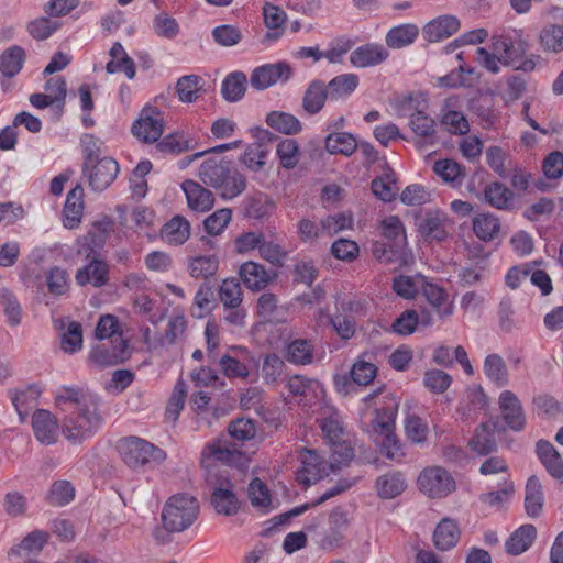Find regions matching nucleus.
Masks as SVG:
<instances>
[{"mask_svg": "<svg viewBox=\"0 0 563 563\" xmlns=\"http://www.w3.org/2000/svg\"><path fill=\"white\" fill-rule=\"evenodd\" d=\"M292 76V69L286 62L266 64L256 67L250 78L251 86L256 90H264L278 81L285 82Z\"/></svg>", "mask_w": 563, "mask_h": 563, "instance_id": "obj_7", "label": "nucleus"}, {"mask_svg": "<svg viewBox=\"0 0 563 563\" xmlns=\"http://www.w3.org/2000/svg\"><path fill=\"white\" fill-rule=\"evenodd\" d=\"M325 150L330 154H341L351 156L357 148V142L353 134L349 132L330 133L324 141Z\"/></svg>", "mask_w": 563, "mask_h": 563, "instance_id": "obj_34", "label": "nucleus"}, {"mask_svg": "<svg viewBox=\"0 0 563 563\" xmlns=\"http://www.w3.org/2000/svg\"><path fill=\"white\" fill-rule=\"evenodd\" d=\"M0 305L10 327L21 324L23 310L16 296L8 288L0 289Z\"/></svg>", "mask_w": 563, "mask_h": 563, "instance_id": "obj_46", "label": "nucleus"}, {"mask_svg": "<svg viewBox=\"0 0 563 563\" xmlns=\"http://www.w3.org/2000/svg\"><path fill=\"white\" fill-rule=\"evenodd\" d=\"M405 433L413 444H423L429 434L428 423L417 415H409L405 419Z\"/></svg>", "mask_w": 563, "mask_h": 563, "instance_id": "obj_49", "label": "nucleus"}, {"mask_svg": "<svg viewBox=\"0 0 563 563\" xmlns=\"http://www.w3.org/2000/svg\"><path fill=\"white\" fill-rule=\"evenodd\" d=\"M484 373L498 387L509 383V374L504 358L498 354H489L484 361Z\"/></svg>", "mask_w": 563, "mask_h": 563, "instance_id": "obj_39", "label": "nucleus"}, {"mask_svg": "<svg viewBox=\"0 0 563 563\" xmlns=\"http://www.w3.org/2000/svg\"><path fill=\"white\" fill-rule=\"evenodd\" d=\"M219 300L223 307L240 306L243 302V290L239 279L227 278L219 288Z\"/></svg>", "mask_w": 563, "mask_h": 563, "instance_id": "obj_48", "label": "nucleus"}, {"mask_svg": "<svg viewBox=\"0 0 563 563\" xmlns=\"http://www.w3.org/2000/svg\"><path fill=\"white\" fill-rule=\"evenodd\" d=\"M41 394L42 390L37 385H30L25 389L10 391L11 401L22 421L26 416V410L36 404Z\"/></svg>", "mask_w": 563, "mask_h": 563, "instance_id": "obj_44", "label": "nucleus"}, {"mask_svg": "<svg viewBox=\"0 0 563 563\" xmlns=\"http://www.w3.org/2000/svg\"><path fill=\"white\" fill-rule=\"evenodd\" d=\"M232 219V210L222 208L208 216L203 221V228L209 235H218L223 232Z\"/></svg>", "mask_w": 563, "mask_h": 563, "instance_id": "obj_59", "label": "nucleus"}, {"mask_svg": "<svg viewBox=\"0 0 563 563\" xmlns=\"http://www.w3.org/2000/svg\"><path fill=\"white\" fill-rule=\"evenodd\" d=\"M198 176L224 200L233 199L246 189L245 176L224 158H207L200 165Z\"/></svg>", "mask_w": 563, "mask_h": 563, "instance_id": "obj_3", "label": "nucleus"}, {"mask_svg": "<svg viewBox=\"0 0 563 563\" xmlns=\"http://www.w3.org/2000/svg\"><path fill=\"white\" fill-rule=\"evenodd\" d=\"M460 536L457 523L450 518H443L433 531V544L440 551H448L456 545Z\"/></svg>", "mask_w": 563, "mask_h": 563, "instance_id": "obj_21", "label": "nucleus"}, {"mask_svg": "<svg viewBox=\"0 0 563 563\" xmlns=\"http://www.w3.org/2000/svg\"><path fill=\"white\" fill-rule=\"evenodd\" d=\"M163 118L155 108L144 109L132 125V133L145 143L156 142L163 133Z\"/></svg>", "mask_w": 563, "mask_h": 563, "instance_id": "obj_8", "label": "nucleus"}, {"mask_svg": "<svg viewBox=\"0 0 563 563\" xmlns=\"http://www.w3.org/2000/svg\"><path fill=\"white\" fill-rule=\"evenodd\" d=\"M32 429L35 439L42 444L51 445L57 440L58 423L48 410L38 409L33 413Z\"/></svg>", "mask_w": 563, "mask_h": 563, "instance_id": "obj_15", "label": "nucleus"}, {"mask_svg": "<svg viewBox=\"0 0 563 563\" xmlns=\"http://www.w3.org/2000/svg\"><path fill=\"white\" fill-rule=\"evenodd\" d=\"M540 42L548 51L559 52L563 49V26L550 25L542 30Z\"/></svg>", "mask_w": 563, "mask_h": 563, "instance_id": "obj_64", "label": "nucleus"}, {"mask_svg": "<svg viewBox=\"0 0 563 563\" xmlns=\"http://www.w3.org/2000/svg\"><path fill=\"white\" fill-rule=\"evenodd\" d=\"M153 31L159 37L173 40L179 34L180 27L174 18L166 12H161L153 19Z\"/></svg>", "mask_w": 563, "mask_h": 563, "instance_id": "obj_55", "label": "nucleus"}, {"mask_svg": "<svg viewBox=\"0 0 563 563\" xmlns=\"http://www.w3.org/2000/svg\"><path fill=\"white\" fill-rule=\"evenodd\" d=\"M452 384V376L441 369H428L423 376V386L433 394H443Z\"/></svg>", "mask_w": 563, "mask_h": 563, "instance_id": "obj_56", "label": "nucleus"}, {"mask_svg": "<svg viewBox=\"0 0 563 563\" xmlns=\"http://www.w3.org/2000/svg\"><path fill=\"white\" fill-rule=\"evenodd\" d=\"M537 537V529L533 525H523L511 533L506 541V550L511 555H519L526 552Z\"/></svg>", "mask_w": 563, "mask_h": 563, "instance_id": "obj_28", "label": "nucleus"}, {"mask_svg": "<svg viewBox=\"0 0 563 563\" xmlns=\"http://www.w3.org/2000/svg\"><path fill=\"white\" fill-rule=\"evenodd\" d=\"M397 410V402L376 409L372 421L373 430L379 435L394 432Z\"/></svg>", "mask_w": 563, "mask_h": 563, "instance_id": "obj_47", "label": "nucleus"}, {"mask_svg": "<svg viewBox=\"0 0 563 563\" xmlns=\"http://www.w3.org/2000/svg\"><path fill=\"white\" fill-rule=\"evenodd\" d=\"M274 203L265 194H257L246 201L245 213L249 218L261 220L272 213Z\"/></svg>", "mask_w": 563, "mask_h": 563, "instance_id": "obj_51", "label": "nucleus"}, {"mask_svg": "<svg viewBox=\"0 0 563 563\" xmlns=\"http://www.w3.org/2000/svg\"><path fill=\"white\" fill-rule=\"evenodd\" d=\"M190 235V224L189 222L180 217H174L169 222H167L162 229L163 239L174 245L184 244Z\"/></svg>", "mask_w": 563, "mask_h": 563, "instance_id": "obj_35", "label": "nucleus"}, {"mask_svg": "<svg viewBox=\"0 0 563 563\" xmlns=\"http://www.w3.org/2000/svg\"><path fill=\"white\" fill-rule=\"evenodd\" d=\"M280 164L286 169H292L298 164L299 145L294 139L282 140L276 148Z\"/></svg>", "mask_w": 563, "mask_h": 563, "instance_id": "obj_54", "label": "nucleus"}, {"mask_svg": "<svg viewBox=\"0 0 563 563\" xmlns=\"http://www.w3.org/2000/svg\"><path fill=\"white\" fill-rule=\"evenodd\" d=\"M375 487L380 498L393 499L405 492L407 482L401 472H389L376 479Z\"/></svg>", "mask_w": 563, "mask_h": 563, "instance_id": "obj_22", "label": "nucleus"}, {"mask_svg": "<svg viewBox=\"0 0 563 563\" xmlns=\"http://www.w3.org/2000/svg\"><path fill=\"white\" fill-rule=\"evenodd\" d=\"M246 76L242 71H233L229 74L221 86L222 97L229 102H236L245 93L246 90Z\"/></svg>", "mask_w": 563, "mask_h": 563, "instance_id": "obj_40", "label": "nucleus"}, {"mask_svg": "<svg viewBox=\"0 0 563 563\" xmlns=\"http://www.w3.org/2000/svg\"><path fill=\"white\" fill-rule=\"evenodd\" d=\"M298 459L300 467L297 470L296 477L300 484L310 485L317 483L325 474V462L314 450L301 449Z\"/></svg>", "mask_w": 563, "mask_h": 563, "instance_id": "obj_9", "label": "nucleus"}, {"mask_svg": "<svg viewBox=\"0 0 563 563\" xmlns=\"http://www.w3.org/2000/svg\"><path fill=\"white\" fill-rule=\"evenodd\" d=\"M409 126L416 136L431 144L437 133V123L433 118L421 110H416L409 117Z\"/></svg>", "mask_w": 563, "mask_h": 563, "instance_id": "obj_32", "label": "nucleus"}, {"mask_svg": "<svg viewBox=\"0 0 563 563\" xmlns=\"http://www.w3.org/2000/svg\"><path fill=\"white\" fill-rule=\"evenodd\" d=\"M62 350L66 353H75L82 346L81 324L76 321L68 323L66 331L60 339Z\"/></svg>", "mask_w": 563, "mask_h": 563, "instance_id": "obj_60", "label": "nucleus"}, {"mask_svg": "<svg viewBox=\"0 0 563 563\" xmlns=\"http://www.w3.org/2000/svg\"><path fill=\"white\" fill-rule=\"evenodd\" d=\"M358 86L355 74H343L334 77L327 86L329 99L338 100L350 96Z\"/></svg>", "mask_w": 563, "mask_h": 563, "instance_id": "obj_43", "label": "nucleus"}, {"mask_svg": "<svg viewBox=\"0 0 563 563\" xmlns=\"http://www.w3.org/2000/svg\"><path fill=\"white\" fill-rule=\"evenodd\" d=\"M210 503L216 512L223 516H233L240 509V503L233 492V485L227 478H223L218 486L212 488Z\"/></svg>", "mask_w": 563, "mask_h": 563, "instance_id": "obj_12", "label": "nucleus"}, {"mask_svg": "<svg viewBox=\"0 0 563 563\" xmlns=\"http://www.w3.org/2000/svg\"><path fill=\"white\" fill-rule=\"evenodd\" d=\"M544 495L539 478L530 476L526 484L525 510L530 518H538L543 509Z\"/></svg>", "mask_w": 563, "mask_h": 563, "instance_id": "obj_25", "label": "nucleus"}, {"mask_svg": "<svg viewBox=\"0 0 563 563\" xmlns=\"http://www.w3.org/2000/svg\"><path fill=\"white\" fill-rule=\"evenodd\" d=\"M75 279L79 286L91 284L95 287H102L109 280V266L104 261L92 257L87 265L77 271Z\"/></svg>", "mask_w": 563, "mask_h": 563, "instance_id": "obj_16", "label": "nucleus"}, {"mask_svg": "<svg viewBox=\"0 0 563 563\" xmlns=\"http://www.w3.org/2000/svg\"><path fill=\"white\" fill-rule=\"evenodd\" d=\"M84 212V188L76 185L66 197L64 206V225L68 229L76 228L82 218Z\"/></svg>", "mask_w": 563, "mask_h": 563, "instance_id": "obj_20", "label": "nucleus"}, {"mask_svg": "<svg viewBox=\"0 0 563 563\" xmlns=\"http://www.w3.org/2000/svg\"><path fill=\"white\" fill-rule=\"evenodd\" d=\"M112 343V347H109L106 344L93 347L90 352V360L102 367L120 363L124 357L128 343L121 338L114 339Z\"/></svg>", "mask_w": 563, "mask_h": 563, "instance_id": "obj_18", "label": "nucleus"}, {"mask_svg": "<svg viewBox=\"0 0 563 563\" xmlns=\"http://www.w3.org/2000/svg\"><path fill=\"white\" fill-rule=\"evenodd\" d=\"M445 219V213L439 210L428 211L419 224L420 233L428 240H444L446 238Z\"/></svg>", "mask_w": 563, "mask_h": 563, "instance_id": "obj_26", "label": "nucleus"}, {"mask_svg": "<svg viewBox=\"0 0 563 563\" xmlns=\"http://www.w3.org/2000/svg\"><path fill=\"white\" fill-rule=\"evenodd\" d=\"M251 505L255 508L267 509L271 506L272 498L269 490L260 478H253L247 489Z\"/></svg>", "mask_w": 563, "mask_h": 563, "instance_id": "obj_58", "label": "nucleus"}, {"mask_svg": "<svg viewBox=\"0 0 563 563\" xmlns=\"http://www.w3.org/2000/svg\"><path fill=\"white\" fill-rule=\"evenodd\" d=\"M240 457V452L232 449L227 440H217L206 445L202 451V463L209 460L219 461L225 464H231Z\"/></svg>", "mask_w": 563, "mask_h": 563, "instance_id": "obj_31", "label": "nucleus"}, {"mask_svg": "<svg viewBox=\"0 0 563 563\" xmlns=\"http://www.w3.org/2000/svg\"><path fill=\"white\" fill-rule=\"evenodd\" d=\"M201 78L197 75H187L178 79L176 90L180 101L194 102L199 96L201 89Z\"/></svg>", "mask_w": 563, "mask_h": 563, "instance_id": "obj_50", "label": "nucleus"}, {"mask_svg": "<svg viewBox=\"0 0 563 563\" xmlns=\"http://www.w3.org/2000/svg\"><path fill=\"white\" fill-rule=\"evenodd\" d=\"M55 402L66 411H74L63 421L62 432L73 444L91 438L102 426L100 398L82 387L60 386L55 391Z\"/></svg>", "mask_w": 563, "mask_h": 563, "instance_id": "obj_1", "label": "nucleus"}, {"mask_svg": "<svg viewBox=\"0 0 563 563\" xmlns=\"http://www.w3.org/2000/svg\"><path fill=\"white\" fill-rule=\"evenodd\" d=\"M314 346L310 340L295 339L286 345V358L295 365H309L313 362Z\"/></svg>", "mask_w": 563, "mask_h": 563, "instance_id": "obj_29", "label": "nucleus"}, {"mask_svg": "<svg viewBox=\"0 0 563 563\" xmlns=\"http://www.w3.org/2000/svg\"><path fill=\"white\" fill-rule=\"evenodd\" d=\"M119 172L118 162L103 155L99 142L92 135H86L81 178L87 181L88 187L95 192H101L112 185Z\"/></svg>", "mask_w": 563, "mask_h": 563, "instance_id": "obj_2", "label": "nucleus"}, {"mask_svg": "<svg viewBox=\"0 0 563 563\" xmlns=\"http://www.w3.org/2000/svg\"><path fill=\"white\" fill-rule=\"evenodd\" d=\"M460 26L461 22L455 15H440L423 26L422 34L428 42H440L455 34Z\"/></svg>", "mask_w": 563, "mask_h": 563, "instance_id": "obj_14", "label": "nucleus"}, {"mask_svg": "<svg viewBox=\"0 0 563 563\" xmlns=\"http://www.w3.org/2000/svg\"><path fill=\"white\" fill-rule=\"evenodd\" d=\"M327 98H329V92L324 82L313 80L303 95L302 108L309 114H317L323 108Z\"/></svg>", "mask_w": 563, "mask_h": 563, "instance_id": "obj_30", "label": "nucleus"}, {"mask_svg": "<svg viewBox=\"0 0 563 563\" xmlns=\"http://www.w3.org/2000/svg\"><path fill=\"white\" fill-rule=\"evenodd\" d=\"M266 123L277 132L291 135L301 131L300 121L292 114L283 111H271Z\"/></svg>", "mask_w": 563, "mask_h": 563, "instance_id": "obj_42", "label": "nucleus"}, {"mask_svg": "<svg viewBox=\"0 0 563 563\" xmlns=\"http://www.w3.org/2000/svg\"><path fill=\"white\" fill-rule=\"evenodd\" d=\"M24 62V49L18 45L11 46L0 55V71L5 77H14L21 71Z\"/></svg>", "mask_w": 563, "mask_h": 563, "instance_id": "obj_38", "label": "nucleus"}, {"mask_svg": "<svg viewBox=\"0 0 563 563\" xmlns=\"http://www.w3.org/2000/svg\"><path fill=\"white\" fill-rule=\"evenodd\" d=\"M117 449L123 462L131 468L161 463L166 459L162 449L134 435L120 439Z\"/></svg>", "mask_w": 563, "mask_h": 563, "instance_id": "obj_5", "label": "nucleus"}, {"mask_svg": "<svg viewBox=\"0 0 563 563\" xmlns=\"http://www.w3.org/2000/svg\"><path fill=\"white\" fill-rule=\"evenodd\" d=\"M493 51L498 54V60L512 66L520 62L528 51V44L522 38L507 36L493 37Z\"/></svg>", "mask_w": 563, "mask_h": 563, "instance_id": "obj_11", "label": "nucleus"}, {"mask_svg": "<svg viewBox=\"0 0 563 563\" xmlns=\"http://www.w3.org/2000/svg\"><path fill=\"white\" fill-rule=\"evenodd\" d=\"M219 260L216 255H199L189 260L188 271L194 278L207 279L216 275Z\"/></svg>", "mask_w": 563, "mask_h": 563, "instance_id": "obj_45", "label": "nucleus"}, {"mask_svg": "<svg viewBox=\"0 0 563 563\" xmlns=\"http://www.w3.org/2000/svg\"><path fill=\"white\" fill-rule=\"evenodd\" d=\"M200 505L196 497L189 494H176L165 503L161 518L167 532H183L197 520Z\"/></svg>", "mask_w": 563, "mask_h": 563, "instance_id": "obj_4", "label": "nucleus"}, {"mask_svg": "<svg viewBox=\"0 0 563 563\" xmlns=\"http://www.w3.org/2000/svg\"><path fill=\"white\" fill-rule=\"evenodd\" d=\"M188 208L196 212H207L212 209L216 198L212 191L198 181L186 179L181 183Z\"/></svg>", "mask_w": 563, "mask_h": 563, "instance_id": "obj_13", "label": "nucleus"}, {"mask_svg": "<svg viewBox=\"0 0 563 563\" xmlns=\"http://www.w3.org/2000/svg\"><path fill=\"white\" fill-rule=\"evenodd\" d=\"M240 275L245 286L252 290H262L272 280V275L266 268L255 262H246L240 268Z\"/></svg>", "mask_w": 563, "mask_h": 563, "instance_id": "obj_23", "label": "nucleus"}, {"mask_svg": "<svg viewBox=\"0 0 563 563\" xmlns=\"http://www.w3.org/2000/svg\"><path fill=\"white\" fill-rule=\"evenodd\" d=\"M75 498V487L68 481H56L52 484L47 501L53 506H65Z\"/></svg>", "mask_w": 563, "mask_h": 563, "instance_id": "obj_53", "label": "nucleus"}, {"mask_svg": "<svg viewBox=\"0 0 563 563\" xmlns=\"http://www.w3.org/2000/svg\"><path fill=\"white\" fill-rule=\"evenodd\" d=\"M267 156V151L261 142H255L249 145L242 154L240 161L252 172H260L264 165Z\"/></svg>", "mask_w": 563, "mask_h": 563, "instance_id": "obj_52", "label": "nucleus"}, {"mask_svg": "<svg viewBox=\"0 0 563 563\" xmlns=\"http://www.w3.org/2000/svg\"><path fill=\"white\" fill-rule=\"evenodd\" d=\"M498 406L506 426L515 432L526 427V413L519 398L511 390H504L499 395Z\"/></svg>", "mask_w": 563, "mask_h": 563, "instance_id": "obj_10", "label": "nucleus"}, {"mask_svg": "<svg viewBox=\"0 0 563 563\" xmlns=\"http://www.w3.org/2000/svg\"><path fill=\"white\" fill-rule=\"evenodd\" d=\"M537 455L547 471L555 478L563 476V462L559 452L548 441L540 440L537 442Z\"/></svg>", "mask_w": 563, "mask_h": 563, "instance_id": "obj_27", "label": "nucleus"}, {"mask_svg": "<svg viewBox=\"0 0 563 563\" xmlns=\"http://www.w3.org/2000/svg\"><path fill=\"white\" fill-rule=\"evenodd\" d=\"M500 230L499 219L489 213H478L473 218V231L475 235L482 241L494 240Z\"/></svg>", "mask_w": 563, "mask_h": 563, "instance_id": "obj_37", "label": "nucleus"}, {"mask_svg": "<svg viewBox=\"0 0 563 563\" xmlns=\"http://www.w3.org/2000/svg\"><path fill=\"white\" fill-rule=\"evenodd\" d=\"M462 170V166L450 158L440 159L433 164V172L445 183L459 180L463 176Z\"/></svg>", "mask_w": 563, "mask_h": 563, "instance_id": "obj_63", "label": "nucleus"}, {"mask_svg": "<svg viewBox=\"0 0 563 563\" xmlns=\"http://www.w3.org/2000/svg\"><path fill=\"white\" fill-rule=\"evenodd\" d=\"M59 27L60 23L58 21L45 16L35 19L27 24L30 35L37 41L48 38Z\"/></svg>", "mask_w": 563, "mask_h": 563, "instance_id": "obj_61", "label": "nucleus"}, {"mask_svg": "<svg viewBox=\"0 0 563 563\" xmlns=\"http://www.w3.org/2000/svg\"><path fill=\"white\" fill-rule=\"evenodd\" d=\"M484 197L492 207L506 210L512 203L514 192L504 184L495 181L486 186Z\"/></svg>", "mask_w": 563, "mask_h": 563, "instance_id": "obj_41", "label": "nucleus"}, {"mask_svg": "<svg viewBox=\"0 0 563 563\" xmlns=\"http://www.w3.org/2000/svg\"><path fill=\"white\" fill-rule=\"evenodd\" d=\"M382 235L390 247L402 251L407 245V236L404 224L397 216H389L380 222Z\"/></svg>", "mask_w": 563, "mask_h": 563, "instance_id": "obj_24", "label": "nucleus"}, {"mask_svg": "<svg viewBox=\"0 0 563 563\" xmlns=\"http://www.w3.org/2000/svg\"><path fill=\"white\" fill-rule=\"evenodd\" d=\"M388 56V51L383 45L368 43L354 49L350 55V62L354 67L365 68L383 63Z\"/></svg>", "mask_w": 563, "mask_h": 563, "instance_id": "obj_17", "label": "nucleus"}, {"mask_svg": "<svg viewBox=\"0 0 563 563\" xmlns=\"http://www.w3.org/2000/svg\"><path fill=\"white\" fill-rule=\"evenodd\" d=\"M419 324V314L413 309L405 310L391 323V332L401 336L412 334Z\"/></svg>", "mask_w": 563, "mask_h": 563, "instance_id": "obj_57", "label": "nucleus"}, {"mask_svg": "<svg viewBox=\"0 0 563 563\" xmlns=\"http://www.w3.org/2000/svg\"><path fill=\"white\" fill-rule=\"evenodd\" d=\"M419 489L430 498H443L455 490V481L441 466L426 467L418 477Z\"/></svg>", "mask_w": 563, "mask_h": 563, "instance_id": "obj_6", "label": "nucleus"}, {"mask_svg": "<svg viewBox=\"0 0 563 563\" xmlns=\"http://www.w3.org/2000/svg\"><path fill=\"white\" fill-rule=\"evenodd\" d=\"M228 433L232 439L244 442L255 438L256 427L253 420L239 418L230 422Z\"/></svg>", "mask_w": 563, "mask_h": 563, "instance_id": "obj_62", "label": "nucleus"}, {"mask_svg": "<svg viewBox=\"0 0 563 563\" xmlns=\"http://www.w3.org/2000/svg\"><path fill=\"white\" fill-rule=\"evenodd\" d=\"M470 446L478 455H488L496 451L495 431L487 423H481L470 440Z\"/></svg>", "mask_w": 563, "mask_h": 563, "instance_id": "obj_33", "label": "nucleus"}, {"mask_svg": "<svg viewBox=\"0 0 563 563\" xmlns=\"http://www.w3.org/2000/svg\"><path fill=\"white\" fill-rule=\"evenodd\" d=\"M419 34V30L415 24H401L394 26L386 34V44L388 47L399 49L412 44Z\"/></svg>", "mask_w": 563, "mask_h": 563, "instance_id": "obj_36", "label": "nucleus"}, {"mask_svg": "<svg viewBox=\"0 0 563 563\" xmlns=\"http://www.w3.org/2000/svg\"><path fill=\"white\" fill-rule=\"evenodd\" d=\"M422 294L440 320H444L453 313V302L449 300L448 294L441 287L434 284H426L422 287Z\"/></svg>", "mask_w": 563, "mask_h": 563, "instance_id": "obj_19", "label": "nucleus"}]
</instances>
